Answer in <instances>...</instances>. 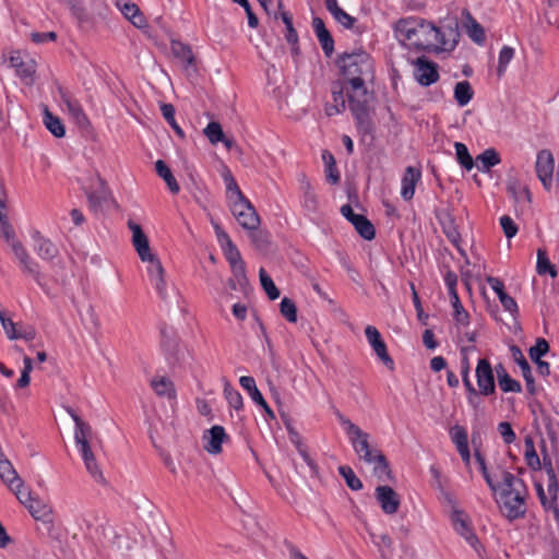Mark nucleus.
<instances>
[{"label": "nucleus", "mask_w": 559, "mask_h": 559, "mask_svg": "<svg viewBox=\"0 0 559 559\" xmlns=\"http://www.w3.org/2000/svg\"><path fill=\"white\" fill-rule=\"evenodd\" d=\"M155 170L157 175L164 179L171 193L177 194L180 191L179 183L164 160L158 159L155 163Z\"/></svg>", "instance_id": "obj_30"}, {"label": "nucleus", "mask_w": 559, "mask_h": 559, "mask_svg": "<svg viewBox=\"0 0 559 559\" xmlns=\"http://www.w3.org/2000/svg\"><path fill=\"white\" fill-rule=\"evenodd\" d=\"M536 271L540 275L549 273L551 277L557 276L556 267L554 264L550 263L549 259L547 258L546 251L544 249L537 250Z\"/></svg>", "instance_id": "obj_43"}, {"label": "nucleus", "mask_w": 559, "mask_h": 559, "mask_svg": "<svg viewBox=\"0 0 559 559\" xmlns=\"http://www.w3.org/2000/svg\"><path fill=\"white\" fill-rule=\"evenodd\" d=\"M160 111L165 120L170 124L175 133L180 138L185 139V132L177 123L175 119V107L171 104H162Z\"/></svg>", "instance_id": "obj_42"}, {"label": "nucleus", "mask_w": 559, "mask_h": 559, "mask_svg": "<svg viewBox=\"0 0 559 559\" xmlns=\"http://www.w3.org/2000/svg\"><path fill=\"white\" fill-rule=\"evenodd\" d=\"M204 134L212 144H217L224 139L222 126L216 121H212L205 127Z\"/></svg>", "instance_id": "obj_55"}, {"label": "nucleus", "mask_w": 559, "mask_h": 559, "mask_svg": "<svg viewBox=\"0 0 559 559\" xmlns=\"http://www.w3.org/2000/svg\"><path fill=\"white\" fill-rule=\"evenodd\" d=\"M33 249L41 260L52 261L58 257V247L50 239L45 238L39 231L33 234Z\"/></svg>", "instance_id": "obj_16"}, {"label": "nucleus", "mask_w": 559, "mask_h": 559, "mask_svg": "<svg viewBox=\"0 0 559 559\" xmlns=\"http://www.w3.org/2000/svg\"><path fill=\"white\" fill-rule=\"evenodd\" d=\"M439 221H440L442 230H443L444 235L447 236V238L449 239V241L460 250L461 249L460 243H461L462 238H461V234L457 229V226L455 224L454 216L449 212H444L439 217Z\"/></svg>", "instance_id": "obj_23"}, {"label": "nucleus", "mask_w": 559, "mask_h": 559, "mask_svg": "<svg viewBox=\"0 0 559 559\" xmlns=\"http://www.w3.org/2000/svg\"><path fill=\"white\" fill-rule=\"evenodd\" d=\"M141 260L147 263V274L151 281L160 275H165L164 267L155 254L152 253L150 258Z\"/></svg>", "instance_id": "obj_54"}, {"label": "nucleus", "mask_w": 559, "mask_h": 559, "mask_svg": "<svg viewBox=\"0 0 559 559\" xmlns=\"http://www.w3.org/2000/svg\"><path fill=\"white\" fill-rule=\"evenodd\" d=\"M341 425L345 429L355 453L367 464L373 465L374 475L382 481L392 478V471L386 457L370 444V435L352 423L348 418L340 415Z\"/></svg>", "instance_id": "obj_3"}, {"label": "nucleus", "mask_w": 559, "mask_h": 559, "mask_svg": "<svg viewBox=\"0 0 559 559\" xmlns=\"http://www.w3.org/2000/svg\"><path fill=\"white\" fill-rule=\"evenodd\" d=\"M239 383L242 386V389L248 392V394L250 395L254 403H257L261 407H266V401L264 400L263 395L257 388L255 380L253 377L242 376L239 379Z\"/></svg>", "instance_id": "obj_31"}, {"label": "nucleus", "mask_w": 559, "mask_h": 559, "mask_svg": "<svg viewBox=\"0 0 559 559\" xmlns=\"http://www.w3.org/2000/svg\"><path fill=\"white\" fill-rule=\"evenodd\" d=\"M527 449L525 452V459L526 463L532 468H539L540 467V461L539 457L534 449L533 442L531 440L526 441Z\"/></svg>", "instance_id": "obj_64"}, {"label": "nucleus", "mask_w": 559, "mask_h": 559, "mask_svg": "<svg viewBox=\"0 0 559 559\" xmlns=\"http://www.w3.org/2000/svg\"><path fill=\"white\" fill-rule=\"evenodd\" d=\"M80 453L82 455V459L84 461V465L88 474L94 478L95 481L99 484H105V477L103 475V472L97 465L96 459L94 456V453L91 448L80 450Z\"/></svg>", "instance_id": "obj_28"}, {"label": "nucleus", "mask_w": 559, "mask_h": 559, "mask_svg": "<svg viewBox=\"0 0 559 559\" xmlns=\"http://www.w3.org/2000/svg\"><path fill=\"white\" fill-rule=\"evenodd\" d=\"M151 385L155 393L162 397H175V389L173 382L166 377L154 378Z\"/></svg>", "instance_id": "obj_38"}, {"label": "nucleus", "mask_w": 559, "mask_h": 559, "mask_svg": "<svg viewBox=\"0 0 559 559\" xmlns=\"http://www.w3.org/2000/svg\"><path fill=\"white\" fill-rule=\"evenodd\" d=\"M367 97L349 96V109L356 120L357 129L361 134H372L373 126L369 116V99Z\"/></svg>", "instance_id": "obj_6"}, {"label": "nucleus", "mask_w": 559, "mask_h": 559, "mask_svg": "<svg viewBox=\"0 0 559 559\" xmlns=\"http://www.w3.org/2000/svg\"><path fill=\"white\" fill-rule=\"evenodd\" d=\"M229 207L236 221L242 228L247 230L258 229L260 226V216L247 198L234 201Z\"/></svg>", "instance_id": "obj_5"}, {"label": "nucleus", "mask_w": 559, "mask_h": 559, "mask_svg": "<svg viewBox=\"0 0 559 559\" xmlns=\"http://www.w3.org/2000/svg\"><path fill=\"white\" fill-rule=\"evenodd\" d=\"M25 508L34 520L38 522H43L53 516L52 507L39 498H34Z\"/></svg>", "instance_id": "obj_26"}, {"label": "nucleus", "mask_w": 559, "mask_h": 559, "mask_svg": "<svg viewBox=\"0 0 559 559\" xmlns=\"http://www.w3.org/2000/svg\"><path fill=\"white\" fill-rule=\"evenodd\" d=\"M222 177L224 179V182L226 185V193H227V199L229 201V205L234 202V201H239L243 198H246L243 195V193L241 192V190L239 189L234 176L231 175L230 170L229 169H225L222 174Z\"/></svg>", "instance_id": "obj_32"}, {"label": "nucleus", "mask_w": 559, "mask_h": 559, "mask_svg": "<svg viewBox=\"0 0 559 559\" xmlns=\"http://www.w3.org/2000/svg\"><path fill=\"white\" fill-rule=\"evenodd\" d=\"M224 395L230 407L239 411L243 406V400L241 394L234 389L228 382L224 386Z\"/></svg>", "instance_id": "obj_50"}, {"label": "nucleus", "mask_w": 559, "mask_h": 559, "mask_svg": "<svg viewBox=\"0 0 559 559\" xmlns=\"http://www.w3.org/2000/svg\"><path fill=\"white\" fill-rule=\"evenodd\" d=\"M456 159L462 167L466 170H471L474 166L473 158L465 144L461 142L454 143Z\"/></svg>", "instance_id": "obj_48"}, {"label": "nucleus", "mask_w": 559, "mask_h": 559, "mask_svg": "<svg viewBox=\"0 0 559 559\" xmlns=\"http://www.w3.org/2000/svg\"><path fill=\"white\" fill-rule=\"evenodd\" d=\"M203 439L204 449L211 454H218L222 452V443L227 439V435L222 426L216 425L204 433Z\"/></svg>", "instance_id": "obj_19"}, {"label": "nucleus", "mask_w": 559, "mask_h": 559, "mask_svg": "<svg viewBox=\"0 0 559 559\" xmlns=\"http://www.w3.org/2000/svg\"><path fill=\"white\" fill-rule=\"evenodd\" d=\"M250 231V239L253 247L260 251H265L270 245L269 235L258 229Z\"/></svg>", "instance_id": "obj_56"}, {"label": "nucleus", "mask_w": 559, "mask_h": 559, "mask_svg": "<svg viewBox=\"0 0 559 559\" xmlns=\"http://www.w3.org/2000/svg\"><path fill=\"white\" fill-rule=\"evenodd\" d=\"M500 225L508 239L513 238L518 234V226L509 215L500 217Z\"/></svg>", "instance_id": "obj_60"}, {"label": "nucleus", "mask_w": 559, "mask_h": 559, "mask_svg": "<svg viewBox=\"0 0 559 559\" xmlns=\"http://www.w3.org/2000/svg\"><path fill=\"white\" fill-rule=\"evenodd\" d=\"M498 431L507 444H511L515 441V432L508 421H502L498 425Z\"/></svg>", "instance_id": "obj_63"}, {"label": "nucleus", "mask_w": 559, "mask_h": 559, "mask_svg": "<svg viewBox=\"0 0 559 559\" xmlns=\"http://www.w3.org/2000/svg\"><path fill=\"white\" fill-rule=\"evenodd\" d=\"M300 191H301V206L308 214H314L319 210L318 197L307 180L306 176L302 175L299 179Z\"/></svg>", "instance_id": "obj_20"}, {"label": "nucleus", "mask_w": 559, "mask_h": 559, "mask_svg": "<svg viewBox=\"0 0 559 559\" xmlns=\"http://www.w3.org/2000/svg\"><path fill=\"white\" fill-rule=\"evenodd\" d=\"M344 84L340 81H335L331 85V93L333 102L326 104L325 114L328 116H334L343 112L346 109V98L344 95Z\"/></svg>", "instance_id": "obj_21"}, {"label": "nucleus", "mask_w": 559, "mask_h": 559, "mask_svg": "<svg viewBox=\"0 0 559 559\" xmlns=\"http://www.w3.org/2000/svg\"><path fill=\"white\" fill-rule=\"evenodd\" d=\"M0 322L8 338L17 340L16 324L10 318H7L2 311H0Z\"/></svg>", "instance_id": "obj_61"}, {"label": "nucleus", "mask_w": 559, "mask_h": 559, "mask_svg": "<svg viewBox=\"0 0 559 559\" xmlns=\"http://www.w3.org/2000/svg\"><path fill=\"white\" fill-rule=\"evenodd\" d=\"M116 5L123 16L135 27L142 28L146 25V20L140 8L130 0H116Z\"/></svg>", "instance_id": "obj_17"}, {"label": "nucleus", "mask_w": 559, "mask_h": 559, "mask_svg": "<svg viewBox=\"0 0 559 559\" xmlns=\"http://www.w3.org/2000/svg\"><path fill=\"white\" fill-rule=\"evenodd\" d=\"M213 226L217 241L221 245L224 255H227L228 253H231L238 249L230 239V237L228 236V234L218 224L215 223L213 224Z\"/></svg>", "instance_id": "obj_41"}, {"label": "nucleus", "mask_w": 559, "mask_h": 559, "mask_svg": "<svg viewBox=\"0 0 559 559\" xmlns=\"http://www.w3.org/2000/svg\"><path fill=\"white\" fill-rule=\"evenodd\" d=\"M451 441L455 444L456 450L468 445L467 431L463 426L454 425L450 428Z\"/></svg>", "instance_id": "obj_46"}, {"label": "nucleus", "mask_w": 559, "mask_h": 559, "mask_svg": "<svg viewBox=\"0 0 559 559\" xmlns=\"http://www.w3.org/2000/svg\"><path fill=\"white\" fill-rule=\"evenodd\" d=\"M317 38L322 47L324 55L326 57H331L334 51V39L329 29L324 33L317 35Z\"/></svg>", "instance_id": "obj_59"}, {"label": "nucleus", "mask_w": 559, "mask_h": 559, "mask_svg": "<svg viewBox=\"0 0 559 559\" xmlns=\"http://www.w3.org/2000/svg\"><path fill=\"white\" fill-rule=\"evenodd\" d=\"M128 227L132 231V243L135 248L136 253L139 254L140 259H147L150 258L151 248L148 243V239L144 231L142 230L141 226L133 221L128 222Z\"/></svg>", "instance_id": "obj_18"}, {"label": "nucleus", "mask_w": 559, "mask_h": 559, "mask_svg": "<svg viewBox=\"0 0 559 559\" xmlns=\"http://www.w3.org/2000/svg\"><path fill=\"white\" fill-rule=\"evenodd\" d=\"M421 173L419 169L408 166L402 178L401 195L405 201L413 199L416 183L420 180Z\"/></svg>", "instance_id": "obj_22"}, {"label": "nucleus", "mask_w": 559, "mask_h": 559, "mask_svg": "<svg viewBox=\"0 0 559 559\" xmlns=\"http://www.w3.org/2000/svg\"><path fill=\"white\" fill-rule=\"evenodd\" d=\"M59 95L67 107V110L78 127L86 129L90 127V120L85 115L80 102L68 91L59 88Z\"/></svg>", "instance_id": "obj_14"}, {"label": "nucleus", "mask_w": 559, "mask_h": 559, "mask_svg": "<svg viewBox=\"0 0 559 559\" xmlns=\"http://www.w3.org/2000/svg\"><path fill=\"white\" fill-rule=\"evenodd\" d=\"M496 373L498 378V383L500 389L503 392H514L519 393L522 390L521 383L514 379H512L509 373L507 372L506 368L499 364L496 367Z\"/></svg>", "instance_id": "obj_29"}, {"label": "nucleus", "mask_w": 559, "mask_h": 559, "mask_svg": "<svg viewBox=\"0 0 559 559\" xmlns=\"http://www.w3.org/2000/svg\"><path fill=\"white\" fill-rule=\"evenodd\" d=\"M280 16L286 26L285 38H286L287 43L292 45L293 53H297L299 50L298 49V34L293 25V16L289 12H286V11H282L280 13Z\"/></svg>", "instance_id": "obj_34"}, {"label": "nucleus", "mask_w": 559, "mask_h": 559, "mask_svg": "<svg viewBox=\"0 0 559 559\" xmlns=\"http://www.w3.org/2000/svg\"><path fill=\"white\" fill-rule=\"evenodd\" d=\"M414 78L421 86H430L439 80L438 64L419 57L414 62Z\"/></svg>", "instance_id": "obj_8"}, {"label": "nucleus", "mask_w": 559, "mask_h": 559, "mask_svg": "<svg viewBox=\"0 0 559 559\" xmlns=\"http://www.w3.org/2000/svg\"><path fill=\"white\" fill-rule=\"evenodd\" d=\"M342 215L349 221L356 231L366 240H371L376 236V230L371 222L364 215L354 213L349 204H345L341 207Z\"/></svg>", "instance_id": "obj_13"}, {"label": "nucleus", "mask_w": 559, "mask_h": 559, "mask_svg": "<svg viewBox=\"0 0 559 559\" xmlns=\"http://www.w3.org/2000/svg\"><path fill=\"white\" fill-rule=\"evenodd\" d=\"M514 49L510 46H503L499 52L497 75L502 78L511 60L514 58Z\"/></svg>", "instance_id": "obj_45"}, {"label": "nucleus", "mask_w": 559, "mask_h": 559, "mask_svg": "<svg viewBox=\"0 0 559 559\" xmlns=\"http://www.w3.org/2000/svg\"><path fill=\"white\" fill-rule=\"evenodd\" d=\"M336 66L350 86L347 92L348 97L370 96L366 88V82L373 80L374 67L369 53L365 50L344 52L336 59Z\"/></svg>", "instance_id": "obj_1"}, {"label": "nucleus", "mask_w": 559, "mask_h": 559, "mask_svg": "<svg viewBox=\"0 0 559 559\" xmlns=\"http://www.w3.org/2000/svg\"><path fill=\"white\" fill-rule=\"evenodd\" d=\"M514 359L516 360L519 367L521 368L523 378L525 379L526 385L530 391L534 389V378L532 376V369L525 357L523 356L521 349L518 346H513L511 348Z\"/></svg>", "instance_id": "obj_33"}, {"label": "nucleus", "mask_w": 559, "mask_h": 559, "mask_svg": "<svg viewBox=\"0 0 559 559\" xmlns=\"http://www.w3.org/2000/svg\"><path fill=\"white\" fill-rule=\"evenodd\" d=\"M11 249L22 267V271L32 276L35 282L41 285V273L39 264L28 254L21 241H13Z\"/></svg>", "instance_id": "obj_10"}, {"label": "nucleus", "mask_w": 559, "mask_h": 559, "mask_svg": "<svg viewBox=\"0 0 559 559\" xmlns=\"http://www.w3.org/2000/svg\"><path fill=\"white\" fill-rule=\"evenodd\" d=\"M374 496L385 514H395L400 508L401 499L390 486H378Z\"/></svg>", "instance_id": "obj_15"}, {"label": "nucleus", "mask_w": 559, "mask_h": 559, "mask_svg": "<svg viewBox=\"0 0 559 559\" xmlns=\"http://www.w3.org/2000/svg\"><path fill=\"white\" fill-rule=\"evenodd\" d=\"M394 34L402 45L417 50H437L443 43L441 31L420 17L400 19L394 24Z\"/></svg>", "instance_id": "obj_2"}, {"label": "nucleus", "mask_w": 559, "mask_h": 559, "mask_svg": "<svg viewBox=\"0 0 559 559\" xmlns=\"http://www.w3.org/2000/svg\"><path fill=\"white\" fill-rule=\"evenodd\" d=\"M555 169V159L549 150H542L537 154L535 170L545 190L549 191L552 187Z\"/></svg>", "instance_id": "obj_7"}, {"label": "nucleus", "mask_w": 559, "mask_h": 559, "mask_svg": "<svg viewBox=\"0 0 559 559\" xmlns=\"http://www.w3.org/2000/svg\"><path fill=\"white\" fill-rule=\"evenodd\" d=\"M474 92L468 81H461L455 84L454 98L459 106H466L473 98Z\"/></svg>", "instance_id": "obj_36"}, {"label": "nucleus", "mask_w": 559, "mask_h": 559, "mask_svg": "<svg viewBox=\"0 0 559 559\" xmlns=\"http://www.w3.org/2000/svg\"><path fill=\"white\" fill-rule=\"evenodd\" d=\"M507 191L511 194L516 204H531L532 194L527 186L522 185L518 179H511L507 183Z\"/></svg>", "instance_id": "obj_25"}, {"label": "nucleus", "mask_w": 559, "mask_h": 559, "mask_svg": "<svg viewBox=\"0 0 559 559\" xmlns=\"http://www.w3.org/2000/svg\"><path fill=\"white\" fill-rule=\"evenodd\" d=\"M74 441L79 451L91 448L90 439L93 435L92 427L81 417H74Z\"/></svg>", "instance_id": "obj_24"}, {"label": "nucleus", "mask_w": 559, "mask_h": 559, "mask_svg": "<svg viewBox=\"0 0 559 559\" xmlns=\"http://www.w3.org/2000/svg\"><path fill=\"white\" fill-rule=\"evenodd\" d=\"M170 50L175 58L179 59L185 68L194 64L195 58L191 50V47L179 40H171Z\"/></svg>", "instance_id": "obj_27"}, {"label": "nucleus", "mask_w": 559, "mask_h": 559, "mask_svg": "<svg viewBox=\"0 0 559 559\" xmlns=\"http://www.w3.org/2000/svg\"><path fill=\"white\" fill-rule=\"evenodd\" d=\"M365 335L377 357L382 361V364L386 368L393 370L394 361L392 357L389 355L386 344L383 341L378 329L373 325H367L365 329Z\"/></svg>", "instance_id": "obj_11"}, {"label": "nucleus", "mask_w": 559, "mask_h": 559, "mask_svg": "<svg viewBox=\"0 0 559 559\" xmlns=\"http://www.w3.org/2000/svg\"><path fill=\"white\" fill-rule=\"evenodd\" d=\"M338 473L343 476L345 479L346 485L352 490H360L362 488L361 480L356 476L353 468L347 465H342L338 467Z\"/></svg>", "instance_id": "obj_47"}, {"label": "nucleus", "mask_w": 559, "mask_h": 559, "mask_svg": "<svg viewBox=\"0 0 559 559\" xmlns=\"http://www.w3.org/2000/svg\"><path fill=\"white\" fill-rule=\"evenodd\" d=\"M465 27L467 35L474 43L481 45L485 41L486 36L484 27L477 21L471 17L466 22Z\"/></svg>", "instance_id": "obj_44"}, {"label": "nucleus", "mask_w": 559, "mask_h": 559, "mask_svg": "<svg viewBox=\"0 0 559 559\" xmlns=\"http://www.w3.org/2000/svg\"><path fill=\"white\" fill-rule=\"evenodd\" d=\"M96 180L99 185V188L95 191L86 190V197L90 203V206L93 209H97L102 205L103 202L107 200L108 192L105 187V181L99 177L96 176Z\"/></svg>", "instance_id": "obj_37"}, {"label": "nucleus", "mask_w": 559, "mask_h": 559, "mask_svg": "<svg viewBox=\"0 0 559 559\" xmlns=\"http://www.w3.org/2000/svg\"><path fill=\"white\" fill-rule=\"evenodd\" d=\"M500 498V510L510 522L525 515L526 488L524 481L507 471L502 473V491Z\"/></svg>", "instance_id": "obj_4"}, {"label": "nucleus", "mask_w": 559, "mask_h": 559, "mask_svg": "<svg viewBox=\"0 0 559 559\" xmlns=\"http://www.w3.org/2000/svg\"><path fill=\"white\" fill-rule=\"evenodd\" d=\"M477 159L481 163L484 170H489L491 167L498 165L500 163V156L495 148H487L480 155H478Z\"/></svg>", "instance_id": "obj_51"}, {"label": "nucleus", "mask_w": 559, "mask_h": 559, "mask_svg": "<svg viewBox=\"0 0 559 559\" xmlns=\"http://www.w3.org/2000/svg\"><path fill=\"white\" fill-rule=\"evenodd\" d=\"M259 277L262 288L271 300H275L280 297V290L275 286L271 276L266 273V271L261 267L259 271Z\"/></svg>", "instance_id": "obj_40"}, {"label": "nucleus", "mask_w": 559, "mask_h": 559, "mask_svg": "<svg viewBox=\"0 0 559 559\" xmlns=\"http://www.w3.org/2000/svg\"><path fill=\"white\" fill-rule=\"evenodd\" d=\"M475 457H476V461L478 462L479 464V468H480V472L487 483V485L489 486V488L492 490V491H497L498 489V486L493 483L490 474L488 473V469H487V466H486V462H485V459L484 456L478 452L476 451L475 452Z\"/></svg>", "instance_id": "obj_62"}, {"label": "nucleus", "mask_w": 559, "mask_h": 559, "mask_svg": "<svg viewBox=\"0 0 559 559\" xmlns=\"http://www.w3.org/2000/svg\"><path fill=\"white\" fill-rule=\"evenodd\" d=\"M452 522L455 532L460 534L478 555H480L483 546L474 533L471 526V522L464 512L454 511L452 513Z\"/></svg>", "instance_id": "obj_9"}, {"label": "nucleus", "mask_w": 559, "mask_h": 559, "mask_svg": "<svg viewBox=\"0 0 559 559\" xmlns=\"http://www.w3.org/2000/svg\"><path fill=\"white\" fill-rule=\"evenodd\" d=\"M41 523L43 534L53 542H61V531L55 523V516H51Z\"/></svg>", "instance_id": "obj_52"}, {"label": "nucleus", "mask_w": 559, "mask_h": 559, "mask_svg": "<svg viewBox=\"0 0 559 559\" xmlns=\"http://www.w3.org/2000/svg\"><path fill=\"white\" fill-rule=\"evenodd\" d=\"M475 373L479 393L484 396L493 394L496 391L493 370L486 358L478 360Z\"/></svg>", "instance_id": "obj_12"}, {"label": "nucleus", "mask_w": 559, "mask_h": 559, "mask_svg": "<svg viewBox=\"0 0 559 559\" xmlns=\"http://www.w3.org/2000/svg\"><path fill=\"white\" fill-rule=\"evenodd\" d=\"M11 490L14 492L19 501L25 507L35 498L32 496L31 490L24 487V481L22 479L17 480L14 484V489Z\"/></svg>", "instance_id": "obj_58"}, {"label": "nucleus", "mask_w": 559, "mask_h": 559, "mask_svg": "<svg viewBox=\"0 0 559 559\" xmlns=\"http://www.w3.org/2000/svg\"><path fill=\"white\" fill-rule=\"evenodd\" d=\"M44 123L46 128L56 136L62 138L66 134V129L62 121L48 109L44 114Z\"/></svg>", "instance_id": "obj_39"}, {"label": "nucleus", "mask_w": 559, "mask_h": 559, "mask_svg": "<svg viewBox=\"0 0 559 559\" xmlns=\"http://www.w3.org/2000/svg\"><path fill=\"white\" fill-rule=\"evenodd\" d=\"M549 350V344L545 338H537L534 346H532L528 350L530 358L532 360L542 359L544 355H546Z\"/></svg>", "instance_id": "obj_57"}, {"label": "nucleus", "mask_w": 559, "mask_h": 559, "mask_svg": "<svg viewBox=\"0 0 559 559\" xmlns=\"http://www.w3.org/2000/svg\"><path fill=\"white\" fill-rule=\"evenodd\" d=\"M282 316L290 323L297 321V307L296 304L287 297H284L280 304Z\"/></svg>", "instance_id": "obj_53"}, {"label": "nucleus", "mask_w": 559, "mask_h": 559, "mask_svg": "<svg viewBox=\"0 0 559 559\" xmlns=\"http://www.w3.org/2000/svg\"><path fill=\"white\" fill-rule=\"evenodd\" d=\"M548 476V493L550 496L549 508H554V511L559 514V509L557 506L558 492H559V483L554 471L551 462H549V468H547Z\"/></svg>", "instance_id": "obj_35"}, {"label": "nucleus", "mask_w": 559, "mask_h": 559, "mask_svg": "<svg viewBox=\"0 0 559 559\" xmlns=\"http://www.w3.org/2000/svg\"><path fill=\"white\" fill-rule=\"evenodd\" d=\"M451 304L454 309V320L457 324L467 325L469 323V314L461 304L459 295L450 297Z\"/></svg>", "instance_id": "obj_49"}]
</instances>
